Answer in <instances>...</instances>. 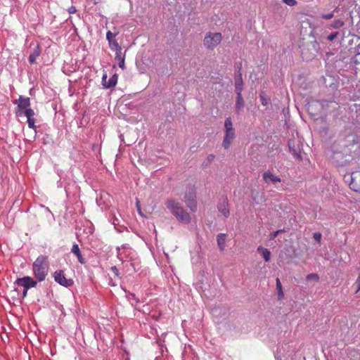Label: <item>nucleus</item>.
Here are the masks:
<instances>
[{"label":"nucleus","instance_id":"nucleus-37","mask_svg":"<svg viewBox=\"0 0 360 360\" xmlns=\"http://www.w3.org/2000/svg\"><path fill=\"white\" fill-rule=\"evenodd\" d=\"M27 291H28V289H24L23 292H22L24 297L27 296Z\"/></svg>","mask_w":360,"mask_h":360},{"label":"nucleus","instance_id":"nucleus-11","mask_svg":"<svg viewBox=\"0 0 360 360\" xmlns=\"http://www.w3.org/2000/svg\"><path fill=\"white\" fill-rule=\"evenodd\" d=\"M262 176L266 184L272 183L274 184H276L281 181V179L279 176L274 174L270 171H266L264 172Z\"/></svg>","mask_w":360,"mask_h":360},{"label":"nucleus","instance_id":"nucleus-3","mask_svg":"<svg viewBox=\"0 0 360 360\" xmlns=\"http://www.w3.org/2000/svg\"><path fill=\"white\" fill-rule=\"evenodd\" d=\"M222 41V34L220 32H209L206 33L203 45L207 49L214 50Z\"/></svg>","mask_w":360,"mask_h":360},{"label":"nucleus","instance_id":"nucleus-9","mask_svg":"<svg viewBox=\"0 0 360 360\" xmlns=\"http://www.w3.org/2000/svg\"><path fill=\"white\" fill-rule=\"evenodd\" d=\"M30 107V98H22L20 96L18 99V112H16L17 116H22V112Z\"/></svg>","mask_w":360,"mask_h":360},{"label":"nucleus","instance_id":"nucleus-19","mask_svg":"<svg viewBox=\"0 0 360 360\" xmlns=\"http://www.w3.org/2000/svg\"><path fill=\"white\" fill-rule=\"evenodd\" d=\"M217 244L221 250H224L226 243V234L219 233L217 237Z\"/></svg>","mask_w":360,"mask_h":360},{"label":"nucleus","instance_id":"nucleus-28","mask_svg":"<svg viewBox=\"0 0 360 360\" xmlns=\"http://www.w3.org/2000/svg\"><path fill=\"white\" fill-rule=\"evenodd\" d=\"M283 3L285 4L290 6H294L297 5V2L296 0H282Z\"/></svg>","mask_w":360,"mask_h":360},{"label":"nucleus","instance_id":"nucleus-29","mask_svg":"<svg viewBox=\"0 0 360 360\" xmlns=\"http://www.w3.org/2000/svg\"><path fill=\"white\" fill-rule=\"evenodd\" d=\"M283 231H284V230H283V229H280V230H277V231H274V232L271 233L270 234V239H271V240L274 239V238H275L278 235V233H282V232H283Z\"/></svg>","mask_w":360,"mask_h":360},{"label":"nucleus","instance_id":"nucleus-23","mask_svg":"<svg viewBox=\"0 0 360 360\" xmlns=\"http://www.w3.org/2000/svg\"><path fill=\"white\" fill-rule=\"evenodd\" d=\"M276 289L278 290V299L281 300V299H283L284 294L283 292V288H282V285H281V281L278 278H277L276 280Z\"/></svg>","mask_w":360,"mask_h":360},{"label":"nucleus","instance_id":"nucleus-32","mask_svg":"<svg viewBox=\"0 0 360 360\" xmlns=\"http://www.w3.org/2000/svg\"><path fill=\"white\" fill-rule=\"evenodd\" d=\"M107 79V75L104 74L102 77V84L105 87V85H107L108 82L106 81Z\"/></svg>","mask_w":360,"mask_h":360},{"label":"nucleus","instance_id":"nucleus-16","mask_svg":"<svg viewBox=\"0 0 360 360\" xmlns=\"http://www.w3.org/2000/svg\"><path fill=\"white\" fill-rule=\"evenodd\" d=\"M71 252L76 255L79 263L82 264L85 263V259L82 257L77 244H73Z\"/></svg>","mask_w":360,"mask_h":360},{"label":"nucleus","instance_id":"nucleus-12","mask_svg":"<svg viewBox=\"0 0 360 360\" xmlns=\"http://www.w3.org/2000/svg\"><path fill=\"white\" fill-rule=\"evenodd\" d=\"M22 115H25L27 119L28 127L31 129H35V120L34 119V112L30 108L24 110Z\"/></svg>","mask_w":360,"mask_h":360},{"label":"nucleus","instance_id":"nucleus-21","mask_svg":"<svg viewBox=\"0 0 360 360\" xmlns=\"http://www.w3.org/2000/svg\"><path fill=\"white\" fill-rule=\"evenodd\" d=\"M118 76L117 74L113 75L108 80L105 88L109 89L115 87L117 83Z\"/></svg>","mask_w":360,"mask_h":360},{"label":"nucleus","instance_id":"nucleus-17","mask_svg":"<svg viewBox=\"0 0 360 360\" xmlns=\"http://www.w3.org/2000/svg\"><path fill=\"white\" fill-rule=\"evenodd\" d=\"M243 86V81L242 79V74L238 72L235 78V89L236 91H242Z\"/></svg>","mask_w":360,"mask_h":360},{"label":"nucleus","instance_id":"nucleus-2","mask_svg":"<svg viewBox=\"0 0 360 360\" xmlns=\"http://www.w3.org/2000/svg\"><path fill=\"white\" fill-rule=\"evenodd\" d=\"M166 205L179 221L185 223L190 222L191 217L189 214L180 205L179 202L169 199L167 200Z\"/></svg>","mask_w":360,"mask_h":360},{"label":"nucleus","instance_id":"nucleus-38","mask_svg":"<svg viewBox=\"0 0 360 360\" xmlns=\"http://www.w3.org/2000/svg\"><path fill=\"white\" fill-rule=\"evenodd\" d=\"M112 271L117 274V269L115 266L112 267Z\"/></svg>","mask_w":360,"mask_h":360},{"label":"nucleus","instance_id":"nucleus-5","mask_svg":"<svg viewBox=\"0 0 360 360\" xmlns=\"http://www.w3.org/2000/svg\"><path fill=\"white\" fill-rule=\"evenodd\" d=\"M345 181L349 182V187L356 192H360V169L345 176Z\"/></svg>","mask_w":360,"mask_h":360},{"label":"nucleus","instance_id":"nucleus-26","mask_svg":"<svg viewBox=\"0 0 360 360\" xmlns=\"http://www.w3.org/2000/svg\"><path fill=\"white\" fill-rule=\"evenodd\" d=\"M259 98L263 105H266L269 103V98L265 94H261Z\"/></svg>","mask_w":360,"mask_h":360},{"label":"nucleus","instance_id":"nucleus-30","mask_svg":"<svg viewBox=\"0 0 360 360\" xmlns=\"http://www.w3.org/2000/svg\"><path fill=\"white\" fill-rule=\"evenodd\" d=\"M338 35V32H335L331 33L330 35H328L327 39L329 41H333V39H335L337 37Z\"/></svg>","mask_w":360,"mask_h":360},{"label":"nucleus","instance_id":"nucleus-36","mask_svg":"<svg viewBox=\"0 0 360 360\" xmlns=\"http://www.w3.org/2000/svg\"><path fill=\"white\" fill-rule=\"evenodd\" d=\"M136 207H137V210H138L140 214H141V208H140V201L138 199L136 200Z\"/></svg>","mask_w":360,"mask_h":360},{"label":"nucleus","instance_id":"nucleus-20","mask_svg":"<svg viewBox=\"0 0 360 360\" xmlns=\"http://www.w3.org/2000/svg\"><path fill=\"white\" fill-rule=\"evenodd\" d=\"M237 94L236 108L237 110L243 107L244 101L242 96V91H236Z\"/></svg>","mask_w":360,"mask_h":360},{"label":"nucleus","instance_id":"nucleus-34","mask_svg":"<svg viewBox=\"0 0 360 360\" xmlns=\"http://www.w3.org/2000/svg\"><path fill=\"white\" fill-rule=\"evenodd\" d=\"M76 11H77V9H76V8L75 6H71L68 9V12L70 14H73V13H76Z\"/></svg>","mask_w":360,"mask_h":360},{"label":"nucleus","instance_id":"nucleus-6","mask_svg":"<svg viewBox=\"0 0 360 360\" xmlns=\"http://www.w3.org/2000/svg\"><path fill=\"white\" fill-rule=\"evenodd\" d=\"M184 198L186 205L191 211L195 212L197 210L195 189L194 188H190L186 191Z\"/></svg>","mask_w":360,"mask_h":360},{"label":"nucleus","instance_id":"nucleus-35","mask_svg":"<svg viewBox=\"0 0 360 360\" xmlns=\"http://www.w3.org/2000/svg\"><path fill=\"white\" fill-rule=\"evenodd\" d=\"M214 158H215V156H214V155L210 154V155H209L207 156V161H208L209 162H211L212 161H213V160H214Z\"/></svg>","mask_w":360,"mask_h":360},{"label":"nucleus","instance_id":"nucleus-39","mask_svg":"<svg viewBox=\"0 0 360 360\" xmlns=\"http://www.w3.org/2000/svg\"><path fill=\"white\" fill-rule=\"evenodd\" d=\"M313 104H309L308 106V110L310 111L311 107H312Z\"/></svg>","mask_w":360,"mask_h":360},{"label":"nucleus","instance_id":"nucleus-25","mask_svg":"<svg viewBox=\"0 0 360 360\" xmlns=\"http://www.w3.org/2000/svg\"><path fill=\"white\" fill-rule=\"evenodd\" d=\"M118 34V32H112L111 31H108L106 33V39L108 42L115 40L116 36Z\"/></svg>","mask_w":360,"mask_h":360},{"label":"nucleus","instance_id":"nucleus-13","mask_svg":"<svg viewBox=\"0 0 360 360\" xmlns=\"http://www.w3.org/2000/svg\"><path fill=\"white\" fill-rule=\"evenodd\" d=\"M288 147L290 151L294 157L297 158L298 160L302 159L301 151L300 147L296 144L295 141L293 140H290L288 142Z\"/></svg>","mask_w":360,"mask_h":360},{"label":"nucleus","instance_id":"nucleus-27","mask_svg":"<svg viewBox=\"0 0 360 360\" xmlns=\"http://www.w3.org/2000/svg\"><path fill=\"white\" fill-rule=\"evenodd\" d=\"M312 279L318 281L319 280V275L317 274H310L307 276V281L312 280Z\"/></svg>","mask_w":360,"mask_h":360},{"label":"nucleus","instance_id":"nucleus-24","mask_svg":"<svg viewBox=\"0 0 360 360\" xmlns=\"http://www.w3.org/2000/svg\"><path fill=\"white\" fill-rule=\"evenodd\" d=\"M344 25V22L341 20H335L333 22V23L330 25V27H332L334 29H339L342 27Z\"/></svg>","mask_w":360,"mask_h":360},{"label":"nucleus","instance_id":"nucleus-8","mask_svg":"<svg viewBox=\"0 0 360 360\" xmlns=\"http://www.w3.org/2000/svg\"><path fill=\"white\" fill-rule=\"evenodd\" d=\"M15 284L23 287L24 289L29 290L31 288L36 287L37 282L30 276H24L22 278H18L15 281Z\"/></svg>","mask_w":360,"mask_h":360},{"label":"nucleus","instance_id":"nucleus-22","mask_svg":"<svg viewBox=\"0 0 360 360\" xmlns=\"http://www.w3.org/2000/svg\"><path fill=\"white\" fill-rule=\"evenodd\" d=\"M108 44H109L110 49L112 51H114L115 52H116V51L120 52V51L122 50L121 46L118 44V42L116 39L108 42Z\"/></svg>","mask_w":360,"mask_h":360},{"label":"nucleus","instance_id":"nucleus-4","mask_svg":"<svg viewBox=\"0 0 360 360\" xmlns=\"http://www.w3.org/2000/svg\"><path fill=\"white\" fill-rule=\"evenodd\" d=\"M225 136L223 140L222 146L225 149H228L235 138V131L233 128V124L231 117H227L224 122Z\"/></svg>","mask_w":360,"mask_h":360},{"label":"nucleus","instance_id":"nucleus-15","mask_svg":"<svg viewBox=\"0 0 360 360\" xmlns=\"http://www.w3.org/2000/svg\"><path fill=\"white\" fill-rule=\"evenodd\" d=\"M41 54V48L39 44L37 45V46L34 49L32 53L29 56V62L30 64H34L36 63L37 58L40 56Z\"/></svg>","mask_w":360,"mask_h":360},{"label":"nucleus","instance_id":"nucleus-1","mask_svg":"<svg viewBox=\"0 0 360 360\" xmlns=\"http://www.w3.org/2000/svg\"><path fill=\"white\" fill-rule=\"evenodd\" d=\"M49 270V257L39 255L32 264V272L35 278L39 281H44Z\"/></svg>","mask_w":360,"mask_h":360},{"label":"nucleus","instance_id":"nucleus-33","mask_svg":"<svg viewBox=\"0 0 360 360\" xmlns=\"http://www.w3.org/2000/svg\"><path fill=\"white\" fill-rule=\"evenodd\" d=\"M314 238L315 240L319 241L321 238V234L320 233H315L314 234Z\"/></svg>","mask_w":360,"mask_h":360},{"label":"nucleus","instance_id":"nucleus-7","mask_svg":"<svg viewBox=\"0 0 360 360\" xmlns=\"http://www.w3.org/2000/svg\"><path fill=\"white\" fill-rule=\"evenodd\" d=\"M54 280L56 283L64 287H70L73 285L74 282L72 278H67L63 270H58L54 272Z\"/></svg>","mask_w":360,"mask_h":360},{"label":"nucleus","instance_id":"nucleus-14","mask_svg":"<svg viewBox=\"0 0 360 360\" xmlns=\"http://www.w3.org/2000/svg\"><path fill=\"white\" fill-rule=\"evenodd\" d=\"M115 60L120 68H125V54L122 55V51L115 52Z\"/></svg>","mask_w":360,"mask_h":360},{"label":"nucleus","instance_id":"nucleus-31","mask_svg":"<svg viewBox=\"0 0 360 360\" xmlns=\"http://www.w3.org/2000/svg\"><path fill=\"white\" fill-rule=\"evenodd\" d=\"M333 16H334L333 13H328V14H323L321 17L323 19L329 20V19H331Z\"/></svg>","mask_w":360,"mask_h":360},{"label":"nucleus","instance_id":"nucleus-18","mask_svg":"<svg viewBox=\"0 0 360 360\" xmlns=\"http://www.w3.org/2000/svg\"><path fill=\"white\" fill-rule=\"evenodd\" d=\"M257 252L262 255V256L264 259L265 262H269L270 260L271 252L268 249L264 248L262 246H259L257 248Z\"/></svg>","mask_w":360,"mask_h":360},{"label":"nucleus","instance_id":"nucleus-10","mask_svg":"<svg viewBox=\"0 0 360 360\" xmlns=\"http://www.w3.org/2000/svg\"><path fill=\"white\" fill-rule=\"evenodd\" d=\"M217 209L225 218L229 217L230 212L227 198L221 199V202L217 205Z\"/></svg>","mask_w":360,"mask_h":360}]
</instances>
